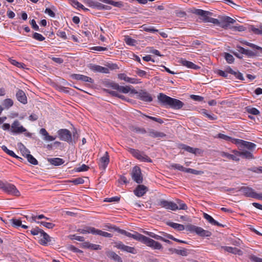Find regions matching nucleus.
<instances>
[{"label": "nucleus", "instance_id": "obj_1", "mask_svg": "<svg viewBox=\"0 0 262 262\" xmlns=\"http://www.w3.org/2000/svg\"><path fill=\"white\" fill-rule=\"evenodd\" d=\"M158 99L162 105L169 107L174 110H180L183 107L184 104L179 99L171 98L163 93H160Z\"/></svg>", "mask_w": 262, "mask_h": 262}, {"label": "nucleus", "instance_id": "obj_2", "mask_svg": "<svg viewBox=\"0 0 262 262\" xmlns=\"http://www.w3.org/2000/svg\"><path fill=\"white\" fill-rule=\"evenodd\" d=\"M126 236L129 237L136 239L145 244L147 246L150 247L154 249H161L162 248V245L151 238L146 237L139 233L135 232V234H132L130 232H126Z\"/></svg>", "mask_w": 262, "mask_h": 262}, {"label": "nucleus", "instance_id": "obj_3", "mask_svg": "<svg viewBox=\"0 0 262 262\" xmlns=\"http://www.w3.org/2000/svg\"><path fill=\"white\" fill-rule=\"evenodd\" d=\"M0 188L5 192L15 196H19L20 193L16 186L7 182H0Z\"/></svg>", "mask_w": 262, "mask_h": 262}, {"label": "nucleus", "instance_id": "obj_4", "mask_svg": "<svg viewBox=\"0 0 262 262\" xmlns=\"http://www.w3.org/2000/svg\"><path fill=\"white\" fill-rule=\"evenodd\" d=\"M186 230L190 233H195L201 237H209L211 235V232L208 230H205L202 228L192 224L186 225Z\"/></svg>", "mask_w": 262, "mask_h": 262}, {"label": "nucleus", "instance_id": "obj_5", "mask_svg": "<svg viewBox=\"0 0 262 262\" xmlns=\"http://www.w3.org/2000/svg\"><path fill=\"white\" fill-rule=\"evenodd\" d=\"M128 151L134 157L141 161L151 162V160L143 152L133 148H129Z\"/></svg>", "mask_w": 262, "mask_h": 262}, {"label": "nucleus", "instance_id": "obj_6", "mask_svg": "<svg viewBox=\"0 0 262 262\" xmlns=\"http://www.w3.org/2000/svg\"><path fill=\"white\" fill-rule=\"evenodd\" d=\"M132 94H137L138 99L145 102H151L152 98L150 95L145 90H141L139 92L133 89L131 91Z\"/></svg>", "mask_w": 262, "mask_h": 262}, {"label": "nucleus", "instance_id": "obj_7", "mask_svg": "<svg viewBox=\"0 0 262 262\" xmlns=\"http://www.w3.org/2000/svg\"><path fill=\"white\" fill-rule=\"evenodd\" d=\"M131 176L132 179L137 183L141 184L143 182V177L139 167L136 166L133 167L131 172Z\"/></svg>", "mask_w": 262, "mask_h": 262}, {"label": "nucleus", "instance_id": "obj_8", "mask_svg": "<svg viewBox=\"0 0 262 262\" xmlns=\"http://www.w3.org/2000/svg\"><path fill=\"white\" fill-rule=\"evenodd\" d=\"M158 205L168 210L175 211L179 209L177 204L165 200H161L158 203Z\"/></svg>", "mask_w": 262, "mask_h": 262}, {"label": "nucleus", "instance_id": "obj_9", "mask_svg": "<svg viewBox=\"0 0 262 262\" xmlns=\"http://www.w3.org/2000/svg\"><path fill=\"white\" fill-rule=\"evenodd\" d=\"M60 140L70 142L72 140L71 132L67 129H60L57 132Z\"/></svg>", "mask_w": 262, "mask_h": 262}, {"label": "nucleus", "instance_id": "obj_10", "mask_svg": "<svg viewBox=\"0 0 262 262\" xmlns=\"http://www.w3.org/2000/svg\"><path fill=\"white\" fill-rule=\"evenodd\" d=\"M110 86L113 89L117 90L118 92L127 94L129 92L131 93V91L133 89H131L130 86H121L119 85L118 84L114 82H111L110 84Z\"/></svg>", "mask_w": 262, "mask_h": 262}, {"label": "nucleus", "instance_id": "obj_11", "mask_svg": "<svg viewBox=\"0 0 262 262\" xmlns=\"http://www.w3.org/2000/svg\"><path fill=\"white\" fill-rule=\"evenodd\" d=\"M115 244L116 247L118 249H120L123 251L133 254H135L137 253L136 250L135 249V248L126 246L121 242H116Z\"/></svg>", "mask_w": 262, "mask_h": 262}, {"label": "nucleus", "instance_id": "obj_12", "mask_svg": "<svg viewBox=\"0 0 262 262\" xmlns=\"http://www.w3.org/2000/svg\"><path fill=\"white\" fill-rule=\"evenodd\" d=\"M220 27L226 28L230 24H234L235 20L229 16H222L219 19Z\"/></svg>", "mask_w": 262, "mask_h": 262}, {"label": "nucleus", "instance_id": "obj_13", "mask_svg": "<svg viewBox=\"0 0 262 262\" xmlns=\"http://www.w3.org/2000/svg\"><path fill=\"white\" fill-rule=\"evenodd\" d=\"M11 130L16 134H20L26 131V129L22 125L18 120H15L11 125Z\"/></svg>", "mask_w": 262, "mask_h": 262}, {"label": "nucleus", "instance_id": "obj_14", "mask_svg": "<svg viewBox=\"0 0 262 262\" xmlns=\"http://www.w3.org/2000/svg\"><path fill=\"white\" fill-rule=\"evenodd\" d=\"M239 191H242L243 194L247 197L254 198V196H256V192L254 190L248 186L241 187Z\"/></svg>", "mask_w": 262, "mask_h": 262}, {"label": "nucleus", "instance_id": "obj_15", "mask_svg": "<svg viewBox=\"0 0 262 262\" xmlns=\"http://www.w3.org/2000/svg\"><path fill=\"white\" fill-rule=\"evenodd\" d=\"M234 141H235V144L240 145L241 146L246 147L249 150L253 149L256 146V144L253 143L246 141L243 140L237 139V140Z\"/></svg>", "mask_w": 262, "mask_h": 262}, {"label": "nucleus", "instance_id": "obj_16", "mask_svg": "<svg viewBox=\"0 0 262 262\" xmlns=\"http://www.w3.org/2000/svg\"><path fill=\"white\" fill-rule=\"evenodd\" d=\"M71 77L73 79L81 80L84 82L90 83H93L94 82L93 79L91 77L81 74H73L71 75Z\"/></svg>", "mask_w": 262, "mask_h": 262}, {"label": "nucleus", "instance_id": "obj_17", "mask_svg": "<svg viewBox=\"0 0 262 262\" xmlns=\"http://www.w3.org/2000/svg\"><path fill=\"white\" fill-rule=\"evenodd\" d=\"M148 191V188L143 185H139L134 190V194L138 197L142 196Z\"/></svg>", "mask_w": 262, "mask_h": 262}, {"label": "nucleus", "instance_id": "obj_18", "mask_svg": "<svg viewBox=\"0 0 262 262\" xmlns=\"http://www.w3.org/2000/svg\"><path fill=\"white\" fill-rule=\"evenodd\" d=\"M222 248L225 251L234 254L242 255L243 254V252L242 250L236 248L228 246H222Z\"/></svg>", "mask_w": 262, "mask_h": 262}, {"label": "nucleus", "instance_id": "obj_19", "mask_svg": "<svg viewBox=\"0 0 262 262\" xmlns=\"http://www.w3.org/2000/svg\"><path fill=\"white\" fill-rule=\"evenodd\" d=\"M147 133L148 136L152 138H164L166 136V134L164 133L158 132L153 129H149Z\"/></svg>", "mask_w": 262, "mask_h": 262}, {"label": "nucleus", "instance_id": "obj_20", "mask_svg": "<svg viewBox=\"0 0 262 262\" xmlns=\"http://www.w3.org/2000/svg\"><path fill=\"white\" fill-rule=\"evenodd\" d=\"M16 96L18 101L23 104L27 103V99L24 92L21 90H19L16 94Z\"/></svg>", "mask_w": 262, "mask_h": 262}, {"label": "nucleus", "instance_id": "obj_21", "mask_svg": "<svg viewBox=\"0 0 262 262\" xmlns=\"http://www.w3.org/2000/svg\"><path fill=\"white\" fill-rule=\"evenodd\" d=\"M109 162V156L108 155L107 152H106L105 155L101 157L100 160L99 166L102 169H105L107 167Z\"/></svg>", "mask_w": 262, "mask_h": 262}, {"label": "nucleus", "instance_id": "obj_22", "mask_svg": "<svg viewBox=\"0 0 262 262\" xmlns=\"http://www.w3.org/2000/svg\"><path fill=\"white\" fill-rule=\"evenodd\" d=\"M203 217L205 219H206L210 224L213 225H216L220 227H224V226L215 220L213 219V218L210 216V215L206 213H203Z\"/></svg>", "mask_w": 262, "mask_h": 262}, {"label": "nucleus", "instance_id": "obj_23", "mask_svg": "<svg viewBox=\"0 0 262 262\" xmlns=\"http://www.w3.org/2000/svg\"><path fill=\"white\" fill-rule=\"evenodd\" d=\"M91 233L94 235H99L101 236H102L103 237H112V234L111 233H109L107 232L103 231L102 230L97 229L95 228L94 229H92V230L91 231Z\"/></svg>", "mask_w": 262, "mask_h": 262}, {"label": "nucleus", "instance_id": "obj_24", "mask_svg": "<svg viewBox=\"0 0 262 262\" xmlns=\"http://www.w3.org/2000/svg\"><path fill=\"white\" fill-rule=\"evenodd\" d=\"M48 161L52 165L54 166H59L63 164L64 162L62 159L59 158H48Z\"/></svg>", "mask_w": 262, "mask_h": 262}, {"label": "nucleus", "instance_id": "obj_25", "mask_svg": "<svg viewBox=\"0 0 262 262\" xmlns=\"http://www.w3.org/2000/svg\"><path fill=\"white\" fill-rule=\"evenodd\" d=\"M106 254L107 256L114 260L115 261L118 262H122V258L114 251H108L106 252Z\"/></svg>", "mask_w": 262, "mask_h": 262}, {"label": "nucleus", "instance_id": "obj_26", "mask_svg": "<svg viewBox=\"0 0 262 262\" xmlns=\"http://www.w3.org/2000/svg\"><path fill=\"white\" fill-rule=\"evenodd\" d=\"M40 236H42V238L40 239V243L42 245H46L51 242V237L43 230L40 234Z\"/></svg>", "mask_w": 262, "mask_h": 262}, {"label": "nucleus", "instance_id": "obj_27", "mask_svg": "<svg viewBox=\"0 0 262 262\" xmlns=\"http://www.w3.org/2000/svg\"><path fill=\"white\" fill-rule=\"evenodd\" d=\"M181 63L183 66L187 67L188 68L192 69H198L200 67L193 63V62L187 61L185 59H183L181 60Z\"/></svg>", "mask_w": 262, "mask_h": 262}, {"label": "nucleus", "instance_id": "obj_28", "mask_svg": "<svg viewBox=\"0 0 262 262\" xmlns=\"http://www.w3.org/2000/svg\"><path fill=\"white\" fill-rule=\"evenodd\" d=\"M39 133L40 134H41L42 136H44L45 137L43 139L46 141H54L56 138L54 137L53 136H50L47 132V131L46 130L45 128H41L40 129Z\"/></svg>", "mask_w": 262, "mask_h": 262}, {"label": "nucleus", "instance_id": "obj_29", "mask_svg": "<svg viewBox=\"0 0 262 262\" xmlns=\"http://www.w3.org/2000/svg\"><path fill=\"white\" fill-rule=\"evenodd\" d=\"M167 225L173 229L177 230L178 231H182L185 229H186V226H184L182 224L173 222H168L167 223Z\"/></svg>", "mask_w": 262, "mask_h": 262}, {"label": "nucleus", "instance_id": "obj_30", "mask_svg": "<svg viewBox=\"0 0 262 262\" xmlns=\"http://www.w3.org/2000/svg\"><path fill=\"white\" fill-rule=\"evenodd\" d=\"M118 77L120 79L123 80L127 82L131 83H136L135 79L128 77L125 74H123V73L119 74H118Z\"/></svg>", "mask_w": 262, "mask_h": 262}, {"label": "nucleus", "instance_id": "obj_31", "mask_svg": "<svg viewBox=\"0 0 262 262\" xmlns=\"http://www.w3.org/2000/svg\"><path fill=\"white\" fill-rule=\"evenodd\" d=\"M180 148L181 149H183L185 150V151H187L189 152L192 153L194 154H196V151L199 150V149L196 148H193L190 146H189L188 145H186L185 144H181L180 145Z\"/></svg>", "mask_w": 262, "mask_h": 262}, {"label": "nucleus", "instance_id": "obj_32", "mask_svg": "<svg viewBox=\"0 0 262 262\" xmlns=\"http://www.w3.org/2000/svg\"><path fill=\"white\" fill-rule=\"evenodd\" d=\"M26 217L27 218V220L30 221L31 222H35L37 223V222L38 221H36V219L40 220V219H45V216L43 214H40L39 215H34L32 214L30 216L27 215L26 216Z\"/></svg>", "mask_w": 262, "mask_h": 262}, {"label": "nucleus", "instance_id": "obj_33", "mask_svg": "<svg viewBox=\"0 0 262 262\" xmlns=\"http://www.w3.org/2000/svg\"><path fill=\"white\" fill-rule=\"evenodd\" d=\"M193 13L202 16L203 18H205L206 17H207L208 15L211 14V13L209 11H206L202 9H195L193 12Z\"/></svg>", "mask_w": 262, "mask_h": 262}, {"label": "nucleus", "instance_id": "obj_34", "mask_svg": "<svg viewBox=\"0 0 262 262\" xmlns=\"http://www.w3.org/2000/svg\"><path fill=\"white\" fill-rule=\"evenodd\" d=\"M217 137L220 139H223L225 141H230L231 143H234L235 144V141L234 140H237V139L232 138V137H230L223 134H219L217 135Z\"/></svg>", "mask_w": 262, "mask_h": 262}, {"label": "nucleus", "instance_id": "obj_35", "mask_svg": "<svg viewBox=\"0 0 262 262\" xmlns=\"http://www.w3.org/2000/svg\"><path fill=\"white\" fill-rule=\"evenodd\" d=\"M203 21L205 23H211L213 24L219 26H220V20L219 19L214 18L212 17H210L207 16V17H206L205 18H203Z\"/></svg>", "mask_w": 262, "mask_h": 262}, {"label": "nucleus", "instance_id": "obj_36", "mask_svg": "<svg viewBox=\"0 0 262 262\" xmlns=\"http://www.w3.org/2000/svg\"><path fill=\"white\" fill-rule=\"evenodd\" d=\"M237 154L239 155L241 157H242L243 158L251 159L253 158V156L252 154L247 150H244L242 151H241V152H237Z\"/></svg>", "mask_w": 262, "mask_h": 262}, {"label": "nucleus", "instance_id": "obj_37", "mask_svg": "<svg viewBox=\"0 0 262 262\" xmlns=\"http://www.w3.org/2000/svg\"><path fill=\"white\" fill-rule=\"evenodd\" d=\"M222 157H226L227 159L230 160H232L233 161H239V158H237L234 155H231L227 152H223L221 154Z\"/></svg>", "mask_w": 262, "mask_h": 262}, {"label": "nucleus", "instance_id": "obj_38", "mask_svg": "<svg viewBox=\"0 0 262 262\" xmlns=\"http://www.w3.org/2000/svg\"><path fill=\"white\" fill-rule=\"evenodd\" d=\"M142 28L143 30L146 32H152V33L158 32V30L156 29L152 26H148L146 25H143L142 26Z\"/></svg>", "mask_w": 262, "mask_h": 262}, {"label": "nucleus", "instance_id": "obj_39", "mask_svg": "<svg viewBox=\"0 0 262 262\" xmlns=\"http://www.w3.org/2000/svg\"><path fill=\"white\" fill-rule=\"evenodd\" d=\"M2 148L5 152H6L9 156L17 159L19 158V157L16 156L13 151L8 149L5 145H3L2 146Z\"/></svg>", "mask_w": 262, "mask_h": 262}, {"label": "nucleus", "instance_id": "obj_40", "mask_svg": "<svg viewBox=\"0 0 262 262\" xmlns=\"http://www.w3.org/2000/svg\"><path fill=\"white\" fill-rule=\"evenodd\" d=\"M124 41L127 45L132 46H135L137 42L136 40L132 38L129 36L125 37Z\"/></svg>", "mask_w": 262, "mask_h": 262}, {"label": "nucleus", "instance_id": "obj_41", "mask_svg": "<svg viewBox=\"0 0 262 262\" xmlns=\"http://www.w3.org/2000/svg\"><path fill=\"white\" fill-rule=\"evenodd\" d=\"M170 167L174 169H178L179 170L185 172L186 168L184 167L183 166L179 164L173 163L170 164Z\"/></svg>", "mask_w": 262, "mask_h": 262}, {"label": "nucleus", "instance_id": "obj_42", "mask_svg": "<svg viewBox=\"0 0 262 262\" xmlns=\"http://www.w3.org/2000/svg\"><path fill=\"white\" fill-rule=\"evenodd\" d=\"M176 203L177 204L179 209L186 210L187 209V206L186 204L181 200H177Z\"/></svg>", "mask_w": 262, "mask_h": 262}, {"label": "nucleus", "instance_id": "obj_43", "mask_svg": "<svg viewBox=\"0 0 262 262\" xmlns=\"http://www.w3.org/2000/svg\"><path fill=\"white\" fill-rule=\"evenodd\" d=\"M84 3L89 7L96 9L98 2L93 0H84Z\"/></svg>", "mask_w": 262, "mask_h": 262}, {"label": "nucleus", "instance_id": "obj_44", "mask_svg": "<svg viewBox=\"0 0 262 262\" xmlns=\"http://www.w3.org/2000/svg\"><path fill=\"white\" fill-rule=\"evenodd\" d=\"M186 172L191 173L195 175H201L204 173V171L201 170H196L191 168H187L186 169Z\"/></svg>", "mask_w": 262, "mask_h": 262}, {"label": "nucleus", "instance_id": "obj_45", "mask_svg": "<svg viewBox=\"0 0 262 262\" xmlns=\"http://www.w3.org/2000/svg\"><path fill=\"white\" fill-rule=\"evenodd\" d=\"M29 162L31 164L36 165L38 164L37 160L31 155H28L27 157L26 158Z\"/></svg>", "mask_w": 262, "mask_h": 262}, {"label": "nucleus", "instance_id": "obj_46", "mask_svg": "<svg viewBox=\"0 0 262 262\" xmlns=\"http://www.w3.org/2000/svg\"><path fill=\"white\" fill-rule=\"evenodd\" d=\"M37 224L42 225V226L48 229H52L55 226V225L53 223L46 222L43 221L37 222Z\"/></svg>", "mask_w": 262, "mask_h": 262}, {"label": "nucleus", "instance_id": "obj_47", "mask_svg": "<svg viewBox=\"0 0 262 262\" xmlns=\"http://www.w3.org/2000/svg\"><path fill=\"white\" fill-rule=\"evenodd\" d=\"M225 58L228 63H232L234 61V58L233 56L229 53H225Z\"/></svg>", "mask_w": 262, "mask_h": 262}, {"label": "nucleus", "instance_id": "obj_48", "mask_svg": "<svg viewBox=\"0 0 262 262\" xmlns=\"http://www.w3.org/2000/svg\"><path fill=\"white\" fill-rule=\"evenodd\" d=\"M94 229V227H87L85 229H79L77 231L82 234L91 233V230Z\"/></svg>", "mask_w": 262, "mask_h": 262}, {"label": "nucleus", "instance_id": "obj_49", "mask_svg": "<svg viewBox=\"0 0 262 262\" xmlns=\"http://www.w3.org/2000/svg\"><path fill=\"white\" fill-rule=\"evenodd\" d=\"M164 235L167 238L172 239L177 242L180 243H185V244L187 243L186 242H185L184 241H182V240H180V239H177V238L174 237L172 235H170L169 234H164Z\"/></svg>", "mask_w": 262, "mask_h": 262}, {"label": "nucleus", "instance_id": "obj_50", "mask_svg": "<svg viewBox=\"0 0 262 262\" xmlns=\"http://www.w3.org/2000/svg\"><path fill=\"white\" fill-rule=\"evenodd\" d=\"M111 7L109 6L104 5L99 2L98 3L96 9L101 10H110Z\"/></svg>", "mask_w": 262, "mask_h": 262}, {"label": "nucleus", "instance_id": "obj_51", "mask_svg": "<svg viewBox=\"0 0 262 262\" xmlns=\"http://www.w3.org/2000/svg\"><path fill=\"white\" fill-rule=\"evenodd\" d=\"M13 104V101L12 99L8 98L6 99L3 102V105L7 108H9Z\"/></svg>", "mask_w": 262, "mask_h": 262}, {"label": "nucleus", "instance_id": "obj_52", "mask_svg": "<svg viewBox=\"0 0 262 262\" xmlns=\"http://www.w3.org/2000/svg\"><path fill=\"white\" fill-rule=\"evenodd\" d=\"M247 111L248 113L254 115H257L259 114V111L256 108L251 107V108H247Z\"/></svg>", "mask_w": 262, "mask_h": 262}, {"label": "nucleus", "instance_id": "obj_53", "mask_svg": "<svg viewBox=\"0 0 262 262\" xmlns=\"http://www.w3.org/2000/svg\"><path fill=\"white\" fill-rule=\"evenodd\" d=\"M89 169V167L85 164H82L81 166L75 168L77 172L85 171Z\"/></svg>", "mask_w": 262, "mask_h": 262}, {"label": "nucleus", "instance_id": "obj_54", "mask_svg": "<svg viewBox=\"0 0 262 262\" xmlns=\"http://www.w3.org/2000/svg\"><path fill=\"white\" fill-rule=\"evenodd\" d=\"M22 148H20V151L23 156L26 158L27 157L28 155H30V151L26 148V147L22 144H21Z\"/></svg>", "mask_w": 262, "mask_h": 262}, {"label": "nucleus", "instance_id": "obj_55", "mask_svg": "<svg viewBox=\"0 0 262 262\" xmlns=\"http://www.w3.org/2000/svg\"><path fill=\"white\" fill-rule=\"evenodd\" d=\"M69 237L71 239H75L80 242H83L84 241V237L77 235L76 234L70 235Z\"/></svg>", "mask_w": 262, "mask_h": 262}, {"label": "nucleus", "instance_id": "obj_56", "mask_svg": "<svg viewBox=\"0 0 262 262\" xmlns=\"http://www.w3.org/2000/svg\"><path fill=\"white\" fill-rule=\"evenodd\" d=\"M33 38L38 41H43L45 39V38L41 34L36 32L33 34Z\"/></svg>", "mask_w": 262, "mask_h": 262}, {"label": "nucleus", "instance_id": "obj_57", "mask_svg": "<svg viewBox=\"0 0 262 262\" xmlns=\"http://www.w3.org/2000/svg\"><path fill=\"white\" fill-rule=\"evenodd\" d=\"M144 116L146 118L150 119H151L153 121H155L156 122H157L159 123L160 124H162L164 122L163 120L162 119H161L160 118H156V117L149 116L146 115H144Z\"/></svg>", "mask_w": 262, "mask_h": 262}, {"label": "nucleus", "instance_id": "obj_58", "mask_svg": "<svg viewBox=\"0 0 262 262\" xmlns=\"http://www.w3.org/2000/svg\"><path fill=\"white\" fill-rule=\"evenodd\" d=\"M42 232H43V230L38 227H36L31 230V234L34 235H38V234H41Z\"/></svg>", "mask_w": 262, "mask_h": 262}, {"label": "nucleus", "instance_id": "obj_59", "mask_svg": "<svg viewBox=\"0 0 262 262\" xmlns=\"http://www.w3.org/2000/svg\"><path fill=\"white\" fill-rule=\"evenodd\" d=\"M11 222L13 226L20 227V226H21V221L20 220L12 219Z\"/></svg>", "mask_w": 262, "mask_h": 262}, {"label": "nucleus", "instance_id": "obj_60", "mask_svg": "<svg viewBox=\"0 0 262 262\" xmlns=\"http://www.w3.org/2000/svg\"><path fill=\"white\" fill-rule=\"evenodd\" d=\"M75 185L81 184L84 183V180L81 178H78L71 181Z\"/></svg>", "mask_w": 262, "mask_h": 262}, {"label": "nucleus", "instance_id": "obj_61", "mask_svg": "<svg viewBox=\"0 0 262 262\" xmlns=\"http://www.w3.org/2000/svg\"><path fill=\"white\" fill-rule=\"evenodd\" d=\"M101 67L98 65L91 64L90 67L91 70L93 71L100 72Z\"/></svg>", "mask_w": 262, "mask_h": 262}, {"label": "nucleus", "instance_id": "obj_62", "mask_svg": "<svg viewBox=\"0 0 262 262\" xmlns=\"http://www.w3.org/2000/svg\"><path fill=\"white\" fill-rule=\"evenodd\" d=\"M247 55L248 57H252L257 55V53L254 52L251 50L248 49H246V52L244 54Z\"/></svg>", "mask_w": 262, "mask_h": 262}, {"label": "nucleus", "instance_id": "obj_63", "mask_svg": "<svg viewBox=\"0 0 262 262\" xmlns=\"http://www.w3.org/2000/svg\"><path fill=\"white\" fill-rule=\"evenodd\" d=\"M11 63L12 64L18 68H24V67L25 66L24 63H21V62H18V61H16L15 60H13V59H12L11 60Z\"/></svg>", "mask_w": 262, "mask_h": 262}, {"label": "nucleus", "instance_id": "obj_64", "mask_svg": "<svg viewBox=\"0 0 262 262\" xmlns=\"http://www.w3.org/2000/svg\"><path fill=\"white\" fill-rule=\"evenodd\" d=\"M251 260L254 262H262V258L258 257L255 255H252L249 256Z\"/></svg>", "mask_w": 262, "mask_h": 262}]
</instances>
